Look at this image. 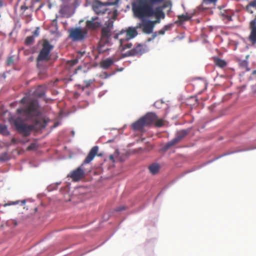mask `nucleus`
Wrapping results in <instances>:
<instances>
[{"label":"nucleus","mask_w":256,"mask_h":256,"mask_svg":"<svg viewBox=\"0 0 256 256\" xmlns=\"http://www.w3.org/2000/svg\"><path fill=\"white\" fill-rule=\"evenodd\" d=\"M2 0H0V7H2Z\"/></svg>","instance_id":"nucleus-47"},{"label":"nucleus","mask_w":256,"mask_h":256,"mask_svg":"<svg viewBox=\"0 0 256 256\" xmlns=\"http://www.w3.org/2000/svg\"><path fill=\"white\" fill-rule=\"evenodd\" d=\"M28 140H26V141H24V140H21L20 142L21 143L24 144V143H25L26 142H28Z\"/></svg>","instance_id":"nucleus-46"},{"label":"nucleus","mask_w":256,"mask_h":256,"mask_svg":"<svg viewBox=\"0 0 256 256\" xmlns=\"http://www.w3.org/2000/svg\"><path fill=\"white\" fill-rule=\"evenodd\" d=\"M157 36H158V33L157 32H155L152 34V38H154Z\"/></svg>","instance_id":"nucleus-40"},{"label":"nucleus","mask_w":256,"mask_h":256,"mask_svg":"<svg viewBox=\"0 0 256 256\" xmlns=\"http://www.w3.org/2000/svg\"><path fill=\"white\" fill-rule=\"evenodd\" d=\"M152 22H154V24L156 23H159L160 22V19H156L154 21H152Z\"/></svg>","instance_id":"nucleus-42"},{"label":"nucleus","mask_w":256,"mask_h":256,"mask_svg":"<svg viewBox=\"0 0 256 256\" xmlns=\"http://www.w3.org/2000/svg\"><path fill=\"white\" fill-rule=\"evenodd\" d=\"M78 62V60L76 58L71 60L68 61L66 62V67L68 68H70Z\"/></svg>","instance_id":"nucleus-26"},{"label":"nucleus","mask_w":256,"mask_h":256,"mask_svg":"<svg viewBox=\"0 0 256 256\" xmlns=\"http://www.w3.org/2000/svg\"><path fill=\"white\" fill-rule=\"evenodd\" d=\"M118 0H116V1H118Z\"/></svg>","instance_id":"nucleus-51"},{"label":"nucleus","mask_w":256,"mask_h":256,"mask_svg":"<svg viewBox=\"0 0 256 256\" xmlns=\"http://www.w3.org/2000/svg\"><path fill=\"white\" fill-rule=\"evenodd\" d=\"M12 143H16V139L14 138H12Z\"/></svg>","instance_id":"nucleus-45"},{"label":"nucleus","mask_w":256,"mask_h":256,"mask_svg":"<svg viewBox=\"0 0 256 256\" xmlns=\"http://www.w3.org/2000/svg\"><path fill=\"white\" fill-rule=\"evenodd\" d=\"M123 34H125V36L123 38L126 40H129L134 38L138 34V32L136 28L129 27L126 30H122L119 34H116L114 37L116 38H119V37H122Z\"/></svg>","instance_id":"nucleus-10"},{"label":"nucleus","mask_w":256,"mask_h":256,"mask_svg":"<svg viewBox=\"0 0 256 256\" xmlns=\"http://www.w3.org/2000/svg\"><path fill=\"white\" fill-rule=\"evenodd\" d=\"M196 85H198V84H197V83H196V84H195V86H196Z\"/></svg>","instance_id":"nucleus-50"},{"label":"nucleus","mask_w":256,"mask_h":256,"mask_svg":"<svg viewBox=\"0 0 256 256\" xmlns=\"http://www.w3.org/2000/svg\"><path fill=\"white\" fill-rule=\"evenodd\" d=\"M255 18H256V16H255Z\"/></svg>","instance_id":"nucleus-52"},{"label":"nucleus","mask_w":256,"mask_h":256,"mask_svg":"<svg viewBox=\"0 0 256 256\" xmlns=\"http://www.w3.org/2000/svg\"><path fill=\"white\" fill-rule=\"evenodd\" d=\"M38 107L37 101L32 100L29 102L26 106L18 108L16 112L17 114H21L22 116L26 117V120H29L37 115Z\"/></svg>","instance_id":"nucleus-5"},{"label":"nucleus","mask_w":256,"mask_h":256,"mask_svg":"<svg viewBox=\"0 0 256 256\" xmlns=\"http://www.w3.org/2000/svg\"><path fill=\"white\" fill-rule=\"evenodd\" d=\"M164 0H137L132 4V10L134 15L138 18L154 16L156 19L164 18V13L162 10L168 6L164 4L162 7L159 6L154 9V5L159 4Z\"/></svg>","instance_id":"nucleus-1"},{"label":"nucleus","mask_w":256,"mask_h":256,"mask_svg":"<svg viewBox=\"0 0 256 256\" xmlns=\"http://www.w3.org/2000/svg\"><path fill=\"white\" fill-rule=\"evenodd\" d=\"M152 124H154L155 126L156 127H162L164 125V120L162 119H158L156 116V120L152 122Z\"/></svg>","instance_id":"nucleus-25"},{"label":"nucleus","mask_w":256,"mask_h":256,"mask_svg":"<svg viewBox=\"0 0 256 256\" xmlns=\"http://www.w3.org/2000/svg\"><path fill=\"white\" fill-rule=\"evenodd\" d=\"M18 201H16V202H13L12 204H18Z\"/></svg>","instance_id":"nucleus-49"},{"label":"nucleus","mask_w":256,"mask_h":256,"mask_svg":"<svg viewBox=\"0 0 256 256\" xmlns=\"http://www.w3.org/2000/svg\"><path fill=\"white\" fill-rule=\"evenodd\" d=\"M217 0H204L203 4H208L210 3H214L216 2Z\"/></svg>","instance_id":"nucleus-34"},{"label":"nucleus","mask_w":256,"mask_h":256,"mask_svg":"<svg viewBox=\"0 0 256 256\" xmlns=\"http://www.w3.org/2000/svg\"><path fill=\"white\" fill-rule=\"evenodd\" d=\"M249 5L248 4L246 6V10L250 14H252L254 13V8L250 6V8H249Z\"/></svg>","instance_id":"nucleus-32"},{"label":"nucleus","mask_w":256,"mask_h":256,"mask_svg":"<svg viewBox=\"0 0 256 256\" xmlns=\"http://www.w3.org/2000/svg\"><path fill=\"white\" fill-rule=\"evenodd\" d=\"M34 36H28L25 40V44L27 46H30L34 43Z\"/></svg>","instance_id":"nucleus-28"},{"label":"nucleus","mask_w":256,"mask_h":256,"mask_svg":"<svg viewBox=\"0 0 256 256\" xmlns=\"http://www.w3.org/2000/svg\"><path fill=\"white\" fill-rule=\"evenodd\" d=\"M109 159L112 160V162H114V157L112 155H110L109 156Z\"/></svg>","instance_id":"nucleus-43"},{"label":"nucleus","mask_w":256,"mask_h":256,"mask_svg":"<svg viewBox=\"0 0 256 256\" xmlns=\"http://www.w3.org/2000/svg\"><path fill=\"white\" fill-rule=\"evenodd\" d=\"M68 38L73 42L82 41L86 37L87 31L80 27L68 30Z\"/></svg>","instance_id":"nucleus-8"},{"label":"nucleus","mask_w":256,"mask_h":256,"mask_svg":"<svg viewBox=\"0 0 256 256\" xmlns=\"http://www.w3.org/2000/svg\"><path fill=\"white\" fill-rule=\"evenodd\" d=\"M98 150V146H94L92 148L88 155L85 158L83 163L76 169L72 170L68 175V177L70 178L72 181L78 182L84 177V171L83 168L84 164H88L92 161L96 155Z\"/></svg>","instance_id":"nucleus-2"},{"label":"nucleus","mask_w":256,"mask_h":256,"mask_svg":"<svg viewBox=\"0 0 256 256\" xmlns=\"http://www.w3.org/2000/svg\"><path fill=\"white\" fill-rule=\"evenodd\" d=\"M239 66L241 68L244 70L246 72L250 70V68H248V62L246 60H244L240 61Z\"/></svg>","instance_id":"nucleus-22"},{"label":"nucleus","mask_w":256,"mask_h":256,"mask_svg":"<svg viewBox=\"0 0 256 256\" xmlns=\"http://www.w3.org/2000/svg\"><path fill=\"white\" fill-rule=\"evenodd\" d=\"M160 165L158 164H155V163L150 164L148 166L149 170L153 174H157L160 170Z\"/></svg>","instance_id":"nucleus-20"},{"label":"nucleus","mask_w":256,"mask_h":256,"mask_svg":"<svg viewBox=\"0 0 256 256\" xmlns=\"http://www.w3.org/2000/svg\"><path fill=\"white\" fill-rule=\"evenodd\" d=\"M200 82L202 85L203 88L205 89L206 86V83L205 81L202 80L200 81Z\"/></svg>","instance_id":"nucleus-39"},{"label":"nucleus","mask_w":256,"mask_h":256,"mask_svg":"<svg viewBox=\"0 0 256 256\" xmlns=\"http://www.w3.org/2000/svg\"><path fill=\"white\" fill-rule=\"evenodd\" d=\"M53 46L48 40H44L42 48L36 58V66L39 69H45L48 66L47 64L51 58L50 52Z\"/></svg>","instance_id":"nucleus-3"},{"label":"nucleus","mask_w":256,"mask_h":256,"mask_svg":"<svg viewBox=\"0 0 256 256\" xmlns=\"http://www.w3.org/2000/svg\"><path fill=\"white\" fill-rule=\"evenodd\" d=\"M42 124L40 126V127L43 128L46 126V122L44 120H42ZM40 122H41V120H36V123H35L36 125H38L40 124Z\"/></svg>","instance_id":"nucleus-29"},{"label":"nucleus","mask_w":256,"mask_h":256,"mask_svg":"<svg viewBox=\"0 0 256 256\" xmlns=\"http://www.w3.org/2000/svg\"><path fill=\"white\" fill-rule=\"evenodd\" d=\"M113 63L114 60L111 58H108L101 62L100 66L104 69H107L109 68Z\"/></svg>","instance_id":"nucleus-19"},{"label":"nucleus","mask_w":256,"mask_h":256,"mask_svg":"<svg viewBox=\"0 0 256 256\" xmlns=\"http://www.w3.org/2000/svg\"><path fill=\"white\" fill-rule=\"evenodd\" d=\"M126 210V207L124 206H120L118 208H117L116 209V211L119 212V211H122V210Z\"/></svg>","instance_id":"nucleus-35"},{"label":"nucleus","mask_w":256,"mask_h":256,"mask_svg":"<svg viewBox=\"0 0 256 256\" xmlns=\"http://www.w3.org/2000/svg\"><path fill=\"white\" fill-rule=\"evenodd\" d=\"M156 118V114L148 112L132 124V129L135 130H141L144 126L152 124Z\"/></svg>","instance_id":"nucleus-6"},{"label":"nucleus","mask_w":256,"mask_h":256,"mask_svg":"<svg viewBox=\"0 0 256 256\" xmlns=\"http://www.w3.org/2000/svg\"><path fill=\"white\" fill-rule=\"evenodd\" d=\"M34 34L36 36H38L39 35V28H36V30L34 32H33Z\"/></svg>","instance_id":"nucleus-36"},{"label":"nucleus","mask_w":256,"mask_h":256,"mask_svg":"<svg viewBox=\"0 0 256 256\" xmlns=\"http://www.w3.org/2000/svg\"><path fill=\"white\" fill-rule=\"evenodd\" d=\"M145 51L144 46L138 44L136 46L128 52V56H134L142 55L145 52Z\"/></svg>","instance_id":"nucleus-13"},{"label":"nucleus","mask_w":256,"mask_h":256,"mask_svg":"<svg viewBox=\"0 0 256 256\" xmlns=\"http://www.w3.org/2000/svg\"><path fill=\"white\" fill-rule=\"evenodd\" d=\"M98 17L92 18L90 20L86 22V26L88 29L94 30L98 28L100 25V22L98 20Z\"/></svg>","instance_id":"nucleus-14"},{"label":"nucleus","mask_w":256,"mask_h":256,"mask_svg":"<svg viewBox=\"0 0 256 256\" xmlns=\"http://www.w3.org/2000/svg\"><path fill=\"white\" fill-rule=\"evenodd\" d=\"M188 132L189 130H182L178 131L176 134V138L180 142L182 139L188 134Z\"/></svg>","instance_id":"nucleus-18"},{"label":"nucleus","mask_w":256,"mask_h":256,"mask_svg":"<svg viewBox=\"0 0 256 256\" xmlns=\"http://www.w3.org/2000/svg\"><path fill=\"white\" fill-rule=\"evenodd\" d=\"M180 142L175 137L172 140L166 144L162 148L164 150H166L170 149V148L178 144Z\"/></svg>","instance_id":"nucleus-17"},{"label":"nucleus","mask_w":256,"mask_h":256,"mask_svg":"<svg viewBox=\"0 0 256 256\" xmlns=\"http://www.w3.org/2000/svg\"><path fill=\"white\" fill-rule=\"evenodd\" d=\"M118 39L120 40V48L122 50L132 48V44L128 42V40H126L123 37H119Z\"/></svg>","instance_id":"nucleus-15"},{"label":"nucleus","mask_w":256,"mask_h":256,"mask_svg":"<svg viewBox=\"0 0 256 256\" xmlns=\"http://www.w3.org/2000/svg\"><path fill=\"white\" fill-rule=\"evenodd\" d=\"M37 144L36 143L31 144L27 148L28 150H36L37 148Z\"/></svg>","instance_id":"nucleus-30"},{"label":"nucleus","mask_w":256,"mask_h":256,"mask_svg":"<svg viewBox=\"0 0 256 256\" xmlns=\"http://www.w3.org/2000/svg\"><path fill=\"white\" fill-rule=\"evenodd\" d=\"M14 124L16 131L23 136H29L34 129V126L23 122L22 120L18 118L14 120Z\"/></svg>","instance_id":"nucleus-7"},{"label":"nucleus","mask_w":256,"mask_h":256,"mask_svg":"<svg viewBox=\"0 0 256 256\" xmlns=\"http://www.w3.org/2000/svg\"><path fill=\"white\" fill-rule=\"evenodd\" d=\"M178 20L176 22L182 23V22L186 21L188 20V17L184 15V14L179 15V16H178Z\"/></svg>","instance_id":"nucleus-27"},{"label":"nucleus","mask_w":256,"mask_h":256,"mask_svg":"<svg viewBox=\"0 0 256 256\" xmlns=\"http://www.w3.org/2000/svg\"><path fill=\"white\" fill-rule=\"evenodd\" d=\"M22 204H24L26 203V201L24 200L22 201Z\"/></svg>","instance_id":"nucleus-48"},{"label":"nucleus","mask_w":256,"mask_h":256,"mask_svg":"<svg viewBox=\"0 0 256 256\" xmlns=\"http://www.w3.org/2000/svg\"><path fill=\"white\" fill-rule=\"evenodd\" d=\"M45 88L42 86H39L35 90L34 94L38 97H42L45 94Z\"/></svg>","instance_id":"nucleus-21"},{"label":"nucleus","mask_w":256,"mask_h":256,"mask_svg":"<svg viewBox=\"0 0 256 256\" xmlns=\"http://www.w3.org/2000/svg\"><path fill=\"white\" fill-rule=\"evenodd\" d=\"M248 4L250 6L249 8H250V6H252L254 8H255V10H256V0L252 1Z\"/></svg>","instance_id":"nucleus-33"},{"label":"nucleus","mask_w":256,"mask_h":256,"mask_svg":"<svg viewBox=\"0 0 256 256\" xmlns=\"http://www.w3.org/2000/svg\"><path fill=\"white\" fill-rule=\"evenodd\" d=\"M154 28V22L152 20H143L136 26V28H141L142 32L146 34L152 33Z\"/></svg>","instance_id":"nucleus-11"},{"label":"nucleus","mask_w":256,"mask_h":256,"mask_svg":"<svg viewBox=\"0 0 256 256\" xmlns=\"http://www.w3.org/2000/svg\"><path fill=\"white\" fill-rule=\"evenodd\" d=\"M0 134L4 136H8L10 132L8 130L7 126L0 124Z\"/></svg>","instance_id":"nucleus-23"},{"label":"nucleus","mask_w":256,"mask_h":256,"mask_svg":"<svg viewBox=\"0 0 256 256\" xmlns=\"http://www.w3.org/2000/svg\"><path fill=\"white\" fill-rule=\"evenodd\" d=\"M28 6H26L25 5H22L20 7L21 10H24V11H25L26 10H28Z\"/></svg>","instance_id":"nucleus-38"},{"label":"nucleus","mask_w":256,"mask_h":256,"mask_svg":"<svg viewBox=\"0 0 256 256\" xmlns=\"http://www.w3.org/2000/svg\"><path fill=\"white\" fill-rule=\"evenodd\" d=\"M172 24H168L164 26L163 28L160 30L158 31V35H164L166 31L169 30Z\"/></svg>","instance_id":"nucleus-24"},{"label":"nucleus","mask_w":256,"mask_h":256,"mask_svg":"<svg viewBox=\"0 0 256 256\" xmlns=\"http://www.w3.org/2000/svg\"><path fill=\"white\" fill-rule=\"evenodd\" d=\"M14 60L12 56H9L6 60V64L8 65H10L14 62Z\"/></svg>","instance_id":"nucleus-31"},{"label":"nucleus","mask_w":256,"mask_h":256,"mask_svg":"<svg viewBox=\"0 0 256 256\" xmlns=\"http://www.w3.org/2000/svg\"><path fill=\"white\" fill-rule=\"evenodd\" d=\"M26 98H22L20 100V102H21L22 104H25V103L26 102Z\"/></svg>","instance_id":"nucleus-41"},{"label":"nucleus","mask_w":256,"mask_h":256,"mask_svg":"<svg viewBox=\"0 0 256 256\" xmlns=\"http://www.w3.org/2000/svg\"><path fill=\"white\" fill-rule=\"evenodd\" d=\"M252 74L256 78V70H254Z\"/></svg>","instance_id":"nucleus-44"},{"label":"nucleus","mask_w":256,"mask_h":256,"mask_svg":"<svg viewBox=\"0 0 256 256\" xmlns=\"http://www.w3.org/2000/svg\"><path fill=\"white\" fill-rule=\"evenodd\" d=\"M212 58L214 64L221 68H223L227 66V62L224 60L218 57H214Z\"/></svg>","instance_id":"nucleus-16"},{"label":"nucleus","mask_w":256,"mask_h":256,"mask_svg":"<svg viewBox=\"0 0 256 256\" xmlns=\"http://www.w3.org/2000/svg\"><path fill=\"white\" fill-rule=\"evenodd\" d=\"M86 88H88L90 86V84L92 83V81L91 80H89V81H86Z\"/></svg>","instance_id":"nucleus-37"},{"label":"nucleus","mask_w":256,"mask_h":256,"mask_svg":"<svg viewBox=\"0 0 256 256\" xmlns=\"http://www.w3.org/2000/svg\"><path fill=\"white\" fill-rule=\"evenodd\" d=\"M249 28L250 30V34L248 36L249 40L252 44H256V18L250 22Z\"/></svg>","instance_id":"nucleus-12"},{"label":"nucleus","mask_w":256,"mask_h":256,"mask_svg":"<svg viewBox=\"0 0 256 256\" xmlns=\"http://www.w3.org/2000/svg\"><path fill=\"white\" fill-rule=\"evenodd\" d=\"M112 27L113 22L108 20L102 28L101 39L98 47L99 53H104L108 50V48H105L104 47V45L108 42Z\"/></svg>","instance_id":"nucleus-4"},{"label":"nucleus","mask_w":256,"mask_h":256,"mask_svg":"<svg viewBox=\"0 0 256 256\" xmlns=\"http://www.w3.org/2000/svg\"><path fill=\"white\" fill-rule=\"evenodd\" d=\"M110 4V2L103 3L99 0H96L92 4V8L96 14H104L108 10L107 6Z\"/></svg>","instance_id":"nucleus-9"}]
</instances>
